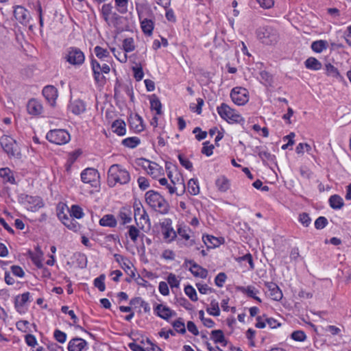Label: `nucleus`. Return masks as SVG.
Here are the masks:
<instances>
[{
  "mask_svg": "<svg viewBox=\"0 0 351 351\" xmlns=\"http://www.w3.org/2000/svg\"><path fill=\"white\" fill-rule=\"evenodd\" d=\"M173 327L174 329L180 334H184L186 332V328L182 318H178L173 323Z\"/></svg>",
  "mask_w": 351,
  "mask_h": 351,
  "instance_id": "obj_46",
  "label": "nucleus"
},
{
  "mask_svg": "<svg viewBox=\"0 0 351 351\" xmlns=\"http://www.w3.org/2000/svg\"><path fill=\"white\" fill-rule=\"evenodd\" d=\"M145 201L150 207L161 214H166L169 211L168 202L156 191L150 190L146 192Z\"/></svg>",
  "mask_w": 351,
  "mask_h": 351,
  "instance_id": "obj_2",
  "label": "nucleus"
},
{
  "mask_svg": "<svg viewBox=\"0 0 351 351\" xmlns=\"http://www.w3.org/2000/svg\"><path fill=\"white\" fill-rule=\"evenodd\" d=\"M230 97L235 104L243 106L249 100L248 91L242 87H235L231 90Z\"/></svg>",
  "mask_w": 351,
  "mask_h": 351,
  "instance_id": "obj_9",
  "label": "nucleus"
},
{
  "mask_svg": "<svg viewBox=\"0 0 351 351\" xmlns=\"http://www.w3.org/2000/svg\"><path fill=\"white\" fill-rule=\"evenodd\" d=\"M298 219L304 227H308L311 223V219L306 213H300Z\"/></svg>",
  "mask_w": 351,
  "mask_h": 351,
  "instance_id": "obj_53",
  "label": "nucleus"
},
{
  "mask_svg": "<svg viewBox=\"0 0 351 351\" xmlns=\"http://www.w3.org/2000/svg\"><path fill=\"white\" fill-rule=\"evenodd\" d=\"M146 162L147 163V166H145V168L147 173L153 177H156L159 174L161 167L155 162H151L147 160Z\"/></svg>",
  "mask_w": 351,
  "mask_h": 351,
  "instance_id": "obj_30",
  "label": "nucleus"
},
{
  "mask_svg": "<svg viewBox=\"0 0 351 351\" xmlns=\"http://www.w3.org/2000/svg\"><path fill=\"white\" fill-rule=\"evenodd\" d=\"M328 224V220L324 217H319L315 221V227L317 230L323 229Z\"/></svg>",
  "mask_w": 351,
  "mask_h": 351,
  "instance_id": "obj_55",
  "label": "nucleus"
},
{
  "mask_svg": "<svg viewBox=\"0 0 351 351\" xmlns=\"http://www.w3.org/2000/svg\"><path fill=\"white\" fill-rule=\"evenodd\" d=\"M158 290L162 295H168L169 294V290L168 285L165 282H160L158 286Z\"/></svg>",
  "mask_w": 351,
  "mask_h": 351,
  "instance_id": "obj_63",
  "label": "nucleus"
},
{
  "mask_svg": "<svg viewBox=\"0 0 351 351\" xmlns=\"http://www.w3.org/2000/svg\"><path fill=\"white\" fill-rule=\"evenodd\" d=\"M291 336L293 340L297 341H304L306 338L304 332H303L302 330L294 331L293 332H292Z\"/></svg>",
  "mask_w": 351,
  "mask_h": 351,
  "instance_id": "obj_54",
  "label": "nucleus"
},
{
  "mask_svg": "<svg viewBox=\"0 0 351 351\" xmlns=\"http://www.w3.org/2000/svg\"><path fill=\"white\" fill-rule=\"evenodd\" d=\"M112 6L110 3L103 5L101 8V13L106 23H108L109 16L112 12Z\"/></svg>",
  "mask_w": 351,
  "mask_h": 351,
  "instance_id": "obj_48",
  "label": "nucleus"
},
{
  "mask_svg": "<svg viewBox=\"0 0 351 351\" xmlns=\"http://www.w3.org/2000/svg\"><path fill=\"white\" fill-rule=\"evenodd\" d=\"M130 180V174L121 165L114 164L108 171V182L109 186H114L116 184H126Z\"/></svg>",
  "mask_w": 351,
  "mask_h": 351,
  "instance_id": "obj_1",
  "label": "nucleus"
},
{
  "mask_svg": "<svg viewBox=\"0 0 351 351\" xmlns=\"http://www.w3.org/2000/svg\"><path fill=\"white\" fill-rule=\"evenodd\" d=\"M140 139L138 137H129L122 141V144L130 148H134L140 144Z\"/></svg>",
  "mask_w": 351,
  "mask_h": 351,
  "instance_id": "obj_39",
  "label": "nucleus"
},
{
  "mask_svg": "<svg viewBox=\"0 0 351 351\" xmlns=\"http://www.w3.org/2000/svg\"><path fill=\"white\" fill-rule=\"evenodd\" d=\"M141 25L143 32L145 34L148 36L152 34V32L154 29V23L152 20L145 19L143 21H141Z\"/></svg>",
  "mask_w": 351,
  "mask_h": 351,
  "instance_id": "obj_32",
  "label": "nucleus"
},
{
  "mask_svg": "<svg viewBox=\"0 0 351 351\" xmlns=\"http://www.w3.org/2000/svg\"><path fill=\"white\" fill-rule=\"evenodd\" d=\"M216 185L221 191H226L229 189L228 180L225 177L219 178L216 180Z\"/></svg>",
  "mask_w": 351,
  "mask_h": 351,
  "instance_id": "obj_41",
  "label": "nucleus"
},
{
  "mask_svg": "<svg viewBox=\"0 0 351 351\" xmlns=\"http://www.w3.org/2000/svg\"><path fill=\"white\" fill-rule=\"evenodd\" d=\"M47 139L51 143L57 145L67 143L70 139V134L64 130H50L46 136Z\"/></svg>",
  "mask_w": 351,
  "mask_h": 351,
  "instance_id": "obj_7",
  "label": "nucleus"
},
{
  "mask_svg": "<svg viewBox=\"0 0 351 351\" xmlns=\"http://www.w3.org/2000/svg\"><path fill=\"white\" fill-rule=\"evenodd\" d=\"M29 300V293L26 292L21 295H19L15 299V307L19 310L20 307L23 306Z\"/></svg>",
  "mask_w": 351,
  "mask_h": 351,
  "instance_id": "obj_37",
  "label": "nucleus"
},
{
  "mask_svg": "<svg viewBox=\"0 0 351 351\" xmlns=\"http://www.w3.org/2000/svg\"><path fill=\"white\" fill-rule=\"evenodd\" d=\"M206 311L211 315L219 316L220 314V310L218 302L215 300L211 301L210 307L206 308Z\"/></svg>",
  "mask_w": 351,
  "mask_h": 351,
  "instance_id": "obj_44",
  "label": "nucleus"
},
{
  "mask_svg": "<svg viewBox=\"0 0 351 351\" xmlns=\"http://www.w3.org/2000/svg\"><path fill=\"white\" fill-rule=\"evenodd\" d=\"M226 280V275L225 273H219L215 279V285L219 287H222Z\"/></svg>",
  "mask_w": 351,
  "mask_h": 351,
  "instance_id": "obj_60",
  "label": "nucleus"
},
{
  "mask_svg": "<svg viewBox=\"0 0 351 351\" xmlns=\"http://www.w3.org/2000/svg\"><path fill=\"white\" fill-rule=\"evenodd\" d=\"M242 291L247 294L249 297L255 298V295L258 292L254 287L248 286L247 287L242 288Z\"/></svg>",
  "mask_w": 351,
  "mask_h": 351,
  "instance_id": "obj_61",
  "label": "nucleus"
},
{
  "mask_svg": "<svg viewBox=\"0 0 351 351\" xmlns=\"http://www.w3.org/2000/svg\"><path fill=\"white\" fill-rule=\"evenodd\" d=\"M132 70L134 71V77L136 81H141L144 75V73L142 69V66L138 67H133Z\"/></svg>",
  "mask_w": 351,
  "mask_h": 351,
  "instance_id": "obj_62",
  "label": "nucleus"
},
{
  "mask_svg": "<svg viewBox=\"0 0 351 351\" xmlns=\"http://www.w3.org/2000/svg\"><path fill=\"white\" fill-rule=\"evenodd\" d=\"M202 240L208 248L215 247L219 245V239L212 235L203 236Z\"/></svg>",
  "mask_w": 351,
  "mask_h": 351,
  "instance_id": "obj_34",
  "label": "nucleus"
},
{
  "mask_svg": "<svg viewBox=\"0 0 351 351\" xmlns=\"http://www.w3.org/2000/svg\"><path fill=\"white\" fill-rule=\"evenodd\" d=\"M43 95L49 104L53 106L58 97V90L53 86H46L43 90Z\"/></svg>",
  "mask_w": 351,
  "mask_h": 351,
  "instance_id": "obj_14",
  "label": "nucleus"
},
{
  "mask_svg": "<svg viewBox=\"0 0 351 351\" xmlns=\"http://www.w3.org/2000/svg\"><path fill=\"white\" fill-rule=\"evenodd\" d=\"M151 108L156 111L157 114H161L162 113V104L159 99L155 95L150 100Z\"/></svg>",
  "mask_w": 351,
  "mask_h": 351,
  "instance_id": "obj_40",
  "label": "nucleus"
},
{
  "mask_svg": "<svg viewBox=\"0 0 351 351\" xmlns=\"http://www.w3.org/2000/svg\"><path fill=\"white\" fill-rule=\"evenodd\" d=\"M130 128L136 132H140L144 130L143 119L138 114H135L134 117H130Z\"/></svg>",
  "mask_w": 351,
  "mask_h": 351,
  "instance_id": "obj_23",
  "label": "nucleus"
},
{
  "mask_svg": "<svg viewBox=\"0 0 351 351\" xmlns=\"http://www.w3.org/2000/svg\"><path fill=\"white\" fill-rule=\"evenodd\" d=\"M203 147L202 153L207 156H210L213 154V150L214 149L213 145H210L209 142L206 141L203 143Z\"/></svg>",
  "mask_w": 351,
  "mask_h": 351,
  "instance_id": "obj_57",
  "label": "nucleus"
},
{
  "mask_svg": "<svg viewBox=\"0 0 351 351\" xmlns=\"http://www.w3.org/2000/svg\"><path fill=\"white\" fill-rule=\"evenodd\" d=\"M119 218L122 224L129 223L132 221V211L128 207H123L119 213Z\"/></svg>",
  "mask_w": 351,
  "mask_h": 351,
  "instance_id": "obj_24",
  "label": "nucleus"
},
{
  "mask_svg": "<svg viewBox=\"0 0 351 351\" xmlns=\"http://www.w3.org/2000/svg\"><path fill=\"white\" fill-rule=\"evenodd\" d=\"M134 208V217L137 226L143 228L146 224L149 226L151 225L149 215L145 210L141 202L135 201L133 205Z\"/></svg>",
  "mask_w": 351,
  "mask_h": 351,
  "instance_id": "obj_4",
  "label": "nucleus"
},
{
  "mask_svg": "<svg viewBox=\"0 0 351 351\" xmlns=\"http://www.w3.org/2000/svg\"><path fill=\"white\" fill-rule=\"evenodd\" d=\"M173 187H170L171 191H178V195H182L185 190L184 179L179 173H176L174 177L170 180Z\"/></svg>",
  "mask_w": 351,
  "mask_h": 351,
  "instance_id": "obj_12",
  "label": "nucleus"
},
{
  "mask_svg": "<svg viewBox=\"0 0 351 351\" xmlns=\"http://www.w3.org/2000/svg\"><path fill=\"white\" fill-rule=\"evenodd\" d=\"M188 191L192 195H196L199 194V187L197 180H189L188 182Z\"/></svg>",
  "mask_w": 351,
  "mask_h": 351,
  "instance_id": "obj_38",
  "label": "nucleus"
},
{
  "mask_svg": "<svg viewBox=\"0 0 351 351\" xmlns=\"http://www.w3.org/2000/svg\"><path fill=\"white\" fill-rule=\"evenodd\" d=\"M27 109L30 114L38 115L43 111V106L36 99H30L27 105Z\"/></svg>",
  "mask_w": 351,
  "mask_h": 351,
  "instance_id": "obj_21",
  "label": "nucleus"
},
{
  "mask_svg": "<svg viewBox=\"0 0 351 351\" xmlns=\"http://www.w3.org/2000/svg\"><path fill=\"white\" fill-rule=\"evenodd\" d=\"M257 36L263 43L266 45H274L278 41L279 38L278 32L271 27L259 29Z\"/></svg>",
  "mask_w": 351,
  "mask_h": 351,
  "instance_id": "obj_5",
  "label": "nucleus"
},
{
  "mask_svg": "<svg viewBox=\"0 0 351 351\" xmlns=\"http://www.w3.org/2000/svg\"><path fill=\"white\" fill-rule=\"evenodd\" d=\"M96 56L101 60V61H108L110 58L109 51L99 46H97L94 49Z\"/></svg>",
  "mask_w": 351,
  "mask_h": 351,
  "instance_id": "obj_31",
  "label": "nucleus"
},
{
  "mask_svg": "<svg viewBox=\"0 0 351 351\" xmlns=\"http://www.w3.org/2000/svg\"><path fill=\"white\" fill-rule=\"evenodd\" d=\"M168 284L171 288H178L180 285V280L174 274L170 273L167 278Z\"/></svg>",
  "mask_w": 351,
  "mask_h": 351,
  "instance_id": "obj_51",
  "label": "nucleus"
},
{
  "mask_svg": "<svg viewBox=\"0 0 351 351\" xmlns=\"http://www.w3.org/2000/svg\"><path fill=\"white\" fill-rule=\"evenodd\" d=\"M99 224L112 228L116 226L117 220L112 215H106L100 219Z\"/></svg>",
  "mask_w": 351,
  "mask_h": 351,
  "instance_id": "obj_29",
  "label": "nucleus"
},
{
  "mask_svg": "<svg viewBox=\"0 0 351 351\" xmlns=\"http://www.w3.org/2000/svg\"><path fill=\"white\" fill-rule=\"evenodd\" d=\"M128 234L133 242H136L139 236L140 231L134 226H128Z\"/></svg>",
  "mask_w": 351,
  "mask_h": 351,
  "instance_id": "obj_50",
  "label": "nucleus"
},
{
  "mask_svg": "<svg viewBox=\"0 0 351 351\" xmlns=\"http://www.w3.org/2000/svg\"><path fill=\"white\" fill-rule=\"evenodd\" d=\"M69 109L73 114L78 115L86 110V106L83 101L77 99L71 102Z\"/></svg>",
  "mask_w": 351,
  "mask_h": 351,
  "instance_id": "obj_22",
  "label": "nucleus"
},
{
  "mask_svg": "<svg viewBox=\"0 0 351 351\" xmlns=\"http://www.w3.org/2000/svg\"><path fill=\"white\" fill-rule=\"evenodd\" d=\"M0 176L3 179L5 182L11 184L15 183V179L13 173L9 168H1L0 169Z\"/></svg>",
  "mask_w": 351,
  "mask_h": 351,
  "instance_id": "obj_26",
  "label": "nucleus"
},
{
  "mask_svg": "<svg viewBox=\"0 0 351 351\" xmlns=\"http://www.w3.org/2000/svg\"><path fill=\"white\" fill-rule=\"evenodd\" d=\"M330 206L334 209H340L343 206V199L337 195H332L329 199Z\"/></svg>",
  "mask_w": 351,
  "mask_h": 351,
  "instance_id": "obj_36",
  "label": "nucleus"
},
{
  "mask_svg": "<svg viewBox=\"0 0 351 351\" xmlns=\"http://www.w3.org/2000/svg\"><path fill=\"white\" fill-rule=\"evenodd\" d=\"M91 66L94 74V78L97 83L103 84L106 82L105 77L101 75L102 64L97 62L96 60H92Z\"/></svg>",
  "mask_w": 351,
  "mask_h": 351,
  "instance_id": "obj_15",
  "label": "nucleus"
},
{
  "mask_svg": "<svg viewBox=\"0 0 351 351\" xmlns=\"http://www.w3.org/2000/svg\"><path fill=\"white\" fill-rule=\"evenodd\" d=\"M185 264L191 265L189 268L190 271L193 274V275L195 277H199L202 278H206L208 275V271L195 263L192 260H186L185 261Z\"/></svg>",
  "mask_w": 351,
  "mask_h": 351,
  "instance_id": "obj_13",
  "label": "nucleus"
},
{
  "mask_svg": "<svg viewBox=\"0 0 351 351\" xmlns=\"http://www.w3.org/2000/svg\"><path fill=\"white\" fill-rule=\"evenodd\" d=\"M305 66L311 70L317 71L321 69L322 63L315 58L310 57L304 62Z\"/></svg>",
  "mask_w": 351,
  "mask_h": 351,
  "instance_id": "obj_28",
  "label": "nucleus"
},
{
  "mask_svg": "<svg viewBox=\"0 0 351 351\" xmlns=\"http://www.w3.org/2000/svg\"><path fill=\"white\" fill-rule=\"evenodd\" d=\"M66 212L70 213L69 208L64 205L61 206V208H58L57 213L58 217L69 229L77 231L79 227L78 223L73 219H71Z\"/></svg>",
  "mask_w": 351,
  "mask_h": 351,
  "instance_id": "obj_8",
  "label": "nucleus"
},
{
  "mask_svg": "<svg viewBox=\"0 0 351 351\" xmlns=\"http://www.w3.org/2000/svg\"><path fill=\"white\" fill-rule=\"evenodd\" d=\"M105 275L101 274L99 277L95 279L94 285L98 288L100 291H104L106 289L105 283Z\"/></svg>",
  "mask_w": 351,
  "mask_h": 351,
  "instance_id": "obj_49",
  "label": "nucleus"
},
{
  "mask_svg": "<svg viewBox=\"0 0 351 351\" xmlns=\"http://www.w3.org/2000/svg\"><path fill=\"white\" fill-rule=\"evenodd\" d=\"M266 286L269 291V296L272 300L279 301L282 299V293L275 283L269 282L266 284Z\"/></svg>",
  "mask_w": 351,
  "mask_h": 351,
  "instance_id": "obj_19",
  "label": "nucleus"
},
{
  "mask_svg": "<svg viewBox=\"0 0 351 351\" xmlns=\"http://www.w3.org/2000/svg\"><path fill=\"white\" fill-rule=\"evenodd\" d=\"M217 111L221 119L229 123H240L244 121L243 118L235 110L231 108L225 103L217 108Z\"/></svg>",
  "mask_w": 351,
  "mask_h": 351,
  "instance_id": "obj_3",
  "label": "nucleus"
},
{
  "mask_svg": "<svg viewBox=\"0 0 351 351\" xmlns=\"http://www.w3.org/2000/svg\"><path fill=\"white\" fill-rule=\"evenodd\" d=\"M54 337L57 341L61 343H64L66 340V333L58 329L54 331Z\"/></svg>",
  "mask_w": 351,
  "mask_h": 351,
  "instance_id": "obj_59",
  "label": "nucleus"
},
{
  "mask_svg": "<svg viewBox=\"0 0 351 351\" xmlns=\"http://www.w3.org/2000/svg\"><path fill=\"white\" fill-rule=\"evenodd\" d=\"M191 233L192 232L191 229L186 226L180 227L178 229V235L186 240V243H185V245L188 247H191L196 244L195 240L192 238L191 235Z\"/></svg>",
  "mask_w": 351,
  "mask_h": 351,
  "instance_id": "obj_16",
  "label": "nucleus"
},
{
  "mask_svg": "<svg viewBox=\"0 0 351 351\" xmlns=\"http://www.w3.org/2000/svg\"><path fill=\"white\" fill-rule=\"evenodd\" d=\"M211 339L215 341V343H220L226 345V339L223 335V332L221 330H215L211 332Z\"/></svg>",
  "mask_w": 351,
  "mask_h": 351,
  "instance_id": "obj_35",
  "label": "nucleus"
},
{
  "mask_svg": "<svg viewBox=\"0 0 351 351\" xmlns=\"http://www.w3.org/2000/svg\"><path fill=\"white\" fill-rule=\"evenodd\" d=\"M123 48L125 52H131L135 49L134 39L132 38H127L123 40Z\"/></svg>",
  "mask_w": 351,
  "mask_h": 351,
  "instance_id": "obj_43",
  "label": "nucleus"
},
{
  "mask_svg": "<svg viewBox=\"0 0 351 351\" xmlns=\"http://www.w3.org/2000/svg\"><path fill=\"white\" fill-rule=\"evenodd\" d=\"M87 345V342L82 338H74L71 339L68 345L69 351H82Z\"/></svg>",
  "mask_w": 351,
  "mask_h": 351,
  "instance_id": "obj_18",
  "label": "nucleus"
},
{
  "mask_svg": "<svg viewBox=\"0 0 351 351\" xmlns=\"http://www.w3.org/2000/svg\"><path fill=\"white\" fill-rule=\"evenodd\" d=\"M112 129L114 133L119 136H123L125 134V123L123 120L117 119L112 124Z\"/></svg>",
  "mask_w": 351,
  "mask_h": 351,
  "instance_id": "obj_25",
  "label": "nucleus"
},
{
  "mask_svg": "<svg viewBox=\"0 0 351 351\" xmlns=\"http://www.w3.org/2000/svg\"><path fill=\"white\" fill-rule=\"evenodd\" d=\"M328 47V42L324 40L314 41L311 44V49L316 53H321Z\"/></svg>",
  "mask_w": 351,
  "mask_h": 351,
  "instance_id": "obj_33",
  "label": "nucleus"
},
{
  "mask_svg": "<svg viewBox=\"0 0 351 351\" xmlns=\"http://www.w3.org/2000/svg\"><path fill=\"white\" fill-rule=\"evenodd\" d=\"M64 58L70 64L79 66L84 63L85 56L79 48L71 47L66 50Z\"/></svg>",
  "mask_w": 351,
  "mask_h": 351,
  "instance_id": "obj_6",
  "label": "nucleus"
},
{
  "mask_svg": "<svg viewBox=\"0 0 351 351\" xmlns=\"http://www.w3.org/2000/svg\"><path fill=\"white\" fill-rule=\"evenodd\" d=\"M69 212L70 217H73L76 219H81L84 216L82 208L77 205H73Z\"/></svg>",
  "mask_w": 351,
  "mask_h": 351,
  "instance_id": "obj_42",
  "label": "nucleus"
},
{
  "mask_svg": "<svg viewBox=\"0 0 351 351\" xmlns=\"http://www.w3.org/2000/svg\"><path fill=\"white\" fill-rule=\"evenodd\" d=\"M186 295L193 302L197 300V296L195 289L191 285H187L184 288Z\"/></svg>",
  "mask_w": 351,
  "mask_h": 351,
  "instance_id": "obj_47",
  "label": "nucleus"
},
{
  "mask_svg": "<svg viewBox=\"0 0 351 351\" xmlns=\"http://www.w3.org/2000/svg\"><path fill=\"white\" fill-rule=\"evenodd\" d=\"M111 51L113 53L114 57L121 62L125 63L127 62L128 56L126 52L121 50H117L115 48H111Z\"/></svg>",
  "mask_w": 351,
  "mask_h": 351,
  "instance_id": "obj_45",
  "label": "nucleus"
},
{
  "mask_svg": "<svg viewBox=\"0 0 351 351\" xmlns=\"http://www.w3.org/2000/svg\"><path fill=\"white\" fill-rule=\"evenodd\" d=\"M3 150L10 156H16L19 155L18 145L14 140L9 136L2 138L1 141Z\"/></svg>",
  "mask_w": 351,
  "mask_h": 351,
  "instance_id": "obj_10",
  "label": "nucleus"
},
{
  "mask_svg": "<svg viewBox=\"0 0 351 351\" xmlns=\"http://www.w3.org/2000/svg\"><path fill=\"white\" fill-rule=\"evenodd\" d=\"M325 69L326 74L328 76L332 77L340 80H343V77L340 75L338 69L330 63L326 64L325 65Z\"/></svg>",
  "mask_w": 351,
  "mask_h": 351,
  "instance_id": "obj_27",
  "label": "nucleus"
},
{
  "mask_svg": "<svg viewBox=\"0 0 351 351\" xmlns=\"http://www.w3.org/2000/svg\"><path fill=\"white\" fill-rule=\"evenodd\" d=\"M155 311L157 315L164 319H168L169 317L176 315V313L173 311L162 304H158Z\"/></svg>",
  "mask_w": 351,
  "mask_h": 351,
  "instance_id": "obj_20",
  "label": "nucleus"
},
{
  "mask_svg": "<svg viewBox=\"0 0 351 351\" xmlns=\"http://www.w3.org/2000/svg\"><path fill=\"white\" fill-rule=\"evenodd\" d=\"M15 19L21 24H26L29 21V12L23 7L17 5L14 10Z\"/></svg>",
  "mask_w": 351,
  "mask_h": 351,
  "instance_id": "obj_17",
  "label": "nucleus"
},
{
  "mask_svg": "<svg viewBox=\"0 0 351 351\" xmlns=\"http://www.w3.org/2000/svg\"><path fill=\"white\" fill-rule=\"evenodd\" d=\"M99 178V173L95 169L87 168L81 173V179L84 183L90 184L94 186Z\"/></svg>",
  "mask_w": 351,
  "mask_h": 351,
  "instance_id": "obj_11",
  "label": "nucleus"
},
{
  "mask_svg": "<svg viewBox=\"0 0 351 351\" xmlns=\"http://www.w3.org/2000/svg\"><path fill=\"white\" fill-rule=\"evenodd\" d=\"M158 182L161 186H163L168 190L169 194L173 195L178 193V191H171L170 187H173L172 184L168 181L165 178H162L158 180Z\"/></svg>",
  "mask_w": 351,
  "mask_h": 351,
  "instance_id": "obj_58",
  "label": "nucleus"
},
{
  "mask_svg": "<svg viewBox=\"0 0 351 351\" xmlns=\"http://www.w3.org/2000/svg\"><path fill=\"white\" fill-rule=\"evenodd\" d=\"M163 235L165 239L171 241L176 237V232L172 228H166Z\"/></svg>",
  "mask_w": 351,
  "mask_h": 351,
  "instance_id": "obj_56",
  "label": "nucleus"
},
{
  "mask_svg": "<svg viewBox=\"0 0 351 351\" xmlns=\"http://www.w3.org/2000/svg\"><path fill=\"white\" fill-rule=\"evenodd\" d=\"M178 159L180 164L184 167L186 169H191L193 167L192 163L186 158L182 155L178 156Z\"/></svg>",
  "mask_w": 351,
  "mask_h": 351,
  "instance_id": "obj_64",
  "label": "nucleus"
},
{
  "mask_svg": "<svg viewBox=\"0 0 351 351\" xmlns=\"http://www.w3.org/2000/svg\"><path fill=\"white\" fill-rule=\"evenodd\" d=\"M128 2V0H115L117 10L120 13L123 14L127 12Z\"/></svg>",
  "mask_w": 351,
  "mask_h": 351,
  "instance_id": "obj_52",
  "label": "nucleus"
}]
</instances>
